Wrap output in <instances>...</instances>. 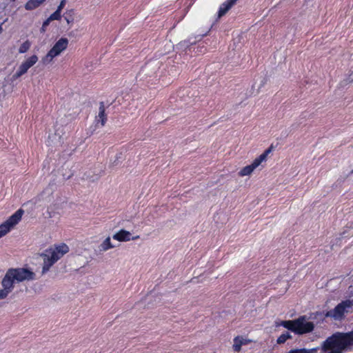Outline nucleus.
I'll return each mask as SVG.
<instances>
[{
  "label": "nucleus",
  "instance_id": "f257e3e1",
  "mask_svg": "<svg viewBox=\"0 0 353 353\" xmlns=\"http://www.w3.org/2000/svg\"><path fill=\"white\" fill-rule=\"evenodd\" d=\"M35 276V273L27 268L8 269L1 281L2 289L0 290V299L7 298L13 290L14 283L32 281L36 279Z\"/></svg>",
  "mask_w": 353,
  "mask_h": 353
},
{
  "label": "nucleus",
  "instance_id": "f03ea898",
  "mask_svg": "<svg viewBox=\"0 0 353 353\" xmlns=\"http://www.w3.org/2000/svg\"><path fill=\"white\" fill-rule=\"evenodd\" d=\"M353 350V331L337 332L322 343V350L328 353H344Z\"/></svg>",
  "mask_w": 353,
  "mask_h": 353
},
{
  "label": "nucleus",
  "instance_id": "7ed1b4c3",
  "mask_svg": "<svg viewBox=\"0 0 353 353\" xmlns=\"http://www.w3.org/2000/svg\"><path fill=\"white\" fill-rule=\"evenodd\" d=\"M68 251L69 248L68 245L63 243L54 248L47 249L41 253L40 255L43 259L42 274H46L50 268Z\"/></svg>",
  "mask_w": 353,
  "mask_h": 353
},
{
  "label": "nucleus",
  "instance_id": "20e7f679",
  "mask_svg": "<svg viewBox=\"0 0 353 353\" xmlns=\"http://www.w3.org/2000/svg\"><path fill=\"white\" fill-rule=\"evenodd\" d=\"M353 310V300H345L339 303L336 307L325 314V317H330L335 321H341L345 319L347 314Z\"/></svg>",
  "mask_w": 353,
  "mask_h": 353
},
{
  "label": "nucleus",
  "instance_id": "39448f33",
  "mask_svg": "<svg viewBox=\"0 0 353 353\" xmlns=\"http://www.w3.org/2000/svg\"><path fill=\"white\" fill-rule=\"evenodd\" d=\"M68 45V40L66 38H61L58 40L52 49L47 53V54L42 59L43 64L50 63L52 59L57 56L59 55L63 50H65Z\"/></svg>",
  "mask_w": 353,
  "mask_h": 353
},
{
  "label": "nucleus",
  "instance_id": "423d86ee",
  "mask_svg": "<svg viewBox=\"0 0 353 353\" xmlns=\"http://www.w3.org/2000/svg\"><path fill=\"white\" fill-rule=\"evenodd\" d=\"M23 210L21 209L16 211L4 223L0 225V238L5 236L10 230L16 225L21 219Z\"/></svg>",
  "mask_w": 353,
  "mask_h": 353
},
{
  "label": "nucleus",
  "instance_id": "0eeeda50",
  "mask_svg": "<svg viewBox=\"0 0 353 353\" xmlns=\"http://www.w3.org/2000/svg\"><path fill=\"white\" fill-rule=\"evenodd\" d=\"M314 325L307 321L305 316H301L296 319L295 334H303L313 331Z\"/></svg>",
  "mask_w": 353,
  "mask_h": 353
},
{
  "label": "nucleus",
  "instance_id": "6e6552de",
  "mask_svg": "<svg viewBox=\"0 0 353 353\" xmlns=\"http://www.w3.org/2000/svg\"><path fill=\"white\" fill-rule=\"evenodd\" d=\"M38 57L35 54L32 55L28 57L26 61H24L19 67L18 70L15 74H13L12 79L14 80L17 79L24 74H26L28 70L33 66L38 61Z\"/></svg>",
  "mask_w": 353,
  "mask_h": 353
},
{
  "label": "nucleus",
  "instance_id": "1a4fd4ad",
  "mask_svg": "<svg viewBox=\"0 0 353 353\" xmlns=\"http://www.w3.org/2000/svg\"><path fill=\"white\" fill-rule=\"evenodd\" d=\"M260 165L261 163L255 159L250 165H246L244 168H243L239 172V175L240 176H249Z\"/></svg>",
  "mask_w": 353,
  "mask_h": 353
},
{
  "label": "nucleus",
  "instance_id": "9d476101",
  "mask_svg": "<svg viewBox=\"0 0 353 353\" xmlns=\"http://www.w3.org/2000/svg\"><path fill=\"white\" fill-rule=\"evenodd\" d=\"M107 121V117L105 113V105L103 102H101L99 108V114L95 118L97 125L101 124V126H104Z\"/></svg>",
  "mask_w": 353,
  "mask_h": 353
},
{
  "label": "nucleus",
  "instance_id": "9b49d317",
  "mask_svg": "<svg viewBox=\"0 0 353 353\" xmlns=\"http://www.w3.org/2000/svg\"><path fill=\"white\" fill-rule=\"evenodd\" d=\"M112 238L119 241H128L131 239V233L125 230H121L115 233Z\"/></svg>",
  "mask_w": 353,
  "mask_h": 353
},
{
  "label": "nucleus",
  "instance_id": "f8f14e48",
  "mask_svg": "<svg viewBox=\"0 0 353 353\" xmlns=\"http://www.w3.org/2000/svg\"><path fill=\"white\" fill-rule=\"evenodd\" d=\"M237 0H228L226 2L223 3L219 10L218 17L221 18L223 15H225L227 12L236 3Z\"/></svg>",
  "mask_w": 353,
  "mask_h": 353
},
{
  "label": "nucleus",
  "instance_id": "ddd939ff",
  "mask_svg": "<svg viewBox=\"0 0 353 353\" xmlns=\"http://www.w3.org/2000/svg\"><path fill=\"white\" fill-rule=\"evenodd\" d=\"M46 0H28L24 7L26 10H32L39 8Z\"/></svg>",
  "mask_w": 353,
  "mask_h": 353
},
{
  "label": "nucleus",
  "instance_id": "4468645a",
  "mask_svg": "<svg viewBox=\"0 0 353 353\" xmlns=\"http://www.w3.org/2000/svg\"><path fill=\"white\" fill-rule=\"evenodd\" d=\"M247 344V340L243 337L236 336L234 339L233 349L235 352H239L243 345Z\"/></svg>",
  "mask_w": 353,
  "mask_h": 353
},
{
  "label": "nucleus",
  "instance_id": "2eb2a0df",
  "mask_svg": "<svg viewBox=\"0 0 353 353\" xmlns=\"http://www.w3.org/2000/svg\"><path fill=\"white\" fill-rule=\"evenodd\" d=\"M115 246L111 243L110 237L108 236L99 245L101 252H105L110 249L114 248Z\"/></svg>",
  "mask_w": 353,
  "mask_h": 353
},
{
  "label": "nucleus",
  "instance_id": "dca6fc26",
  "mask_svg": "<svg viewBox=\"0 0 353 353\" xmlns=\"http://www.w3.org/2000/svg\"><path fill=\"white\" fill-rule=\"evenodd\" d=\"M281 325L284 327L287 328L288 330L295 333L296 319L283 321H281Z\"/></svg>",
  "mask_w": 353,
  "mask_h": 353
},
{
  "label": "nucleus",
  "instance_id": "f3484780",
  "mask_svg": "<svg viewBox=\"0 0 353 353\" xmlns=\"http://www.w3.org/2000/svg\"><path fill=\"white\" fill-rule=\"evenodd\" d=\"M318 348H312V349H293L289 351L288 353H316Z\"/></svg>",
  "mask_w": 353,
  "mask_h": 353
},
{
  "label": "nucleus",
  "instance_id": "a211bd4d",
  "mask_svg": "<svg viewBox=\"0 0 353 353\" xmlns=\"http://www.w3.org/2000/svg\"><path fill=\"white\" fill-rule=\"evenodd\" d=\"M272 146H270L269 148L265 150V152L262 153L259 157L256 158V159L261 164L262 162L267 160V157L272 152Z\"/></svg>",
  "mask_w": 353,
  "mask_h": 353
},
{
  "label": "nucleus",
  "instance_id": "6ab92c4d",
  "mask_svg": "<svg viewBox=\"0 0 353 353\" xmlns=\"http://www.w3.org/2000/svg\"><path fill=\"white\" fill-rule=\"evenodd\" d=\"M31 43L29 41H24L19 48V52L21 54L26 52L30 48Z\"/></svg>",
  "mask_w": 353,
  "mask_h": 353
},
{
  "label": "nucleus",
  "instance_id": "aec40b11",
  "mask_svg": "<svg viewBox=\"0 0 353 353\" xmlns=\"http://www.w3.org/2000/svg\"><path fill=\"white\" fill-rule=\"evenodd\" d=\"M291 337L292 336L289 332H287L283 333L277 339V343H284L288 339H290Z\"/></svg>",
  "mask_w": 353,
  "mask_h": 353
},
{
  "label": "nucleus",
  "instance_id": "412c9836",
  "mask_svg": "<svg viewBox=\"0 0 353 353\" xmlns=\"http://www.w3.org/2000/svg\"><path fill=\"white\" fill-rule=\"evenodd\" d=\"M50 20H59L61 18V12L59 10H56L53 12L50 17Z\"/></svg>",
  "mask_w": 353,
  "mask_h": 353
},
{
  "label": "nucleus",
  "instance_id": "4be33fe9",
  "mask_svg": "<svg viewBox=\"0 0 353 353\" xmlns=\"http://www.w3.org/2000/svg\"><path fill=\"white\" fill-rule=\"evenodd\" d=\"M65 0H62L61 2H60V4L59 6H58L57 10H59V11H61V10L63 8V7L65 6Z\"/></svg>",
  "mask_w": 353,
  "mask_h": 353
},
{
  "label": "nucleus",
  "instance_id": "5701e85b",
  "mask_svg": "<svg viewBox=\"0 0 353 353\" xmlns=\"http://www.w3.org/2000/svg\"><path fill=\"white\" fill-rule=\"evenodd\" d=\"M50 21L51 20H50V18L46 19L43 23L42 28H44L46 26H48Z\"/></svg>",
  "mask_w": 353,
  "mask_h": 353
},
{
  "label": "nucleus",
  "instance_id": "b1692460",
  "mask_svg": "<svg viewBox=\"0 0 353 353\" xmlns=\"http://www.w3.org/2000/svg\"><path fill=\"white\" fill-rule=\"evenodd\" d=\"M7 21V19H6L3 23H1L0 24V34L2 33L3 32V28H2V25L3 24L4 22H6Z\"/></svg>",
  "mask_w": 353,
  "mask_h": 353
},
{
  "label": "nucleus",
  "instance_id": "393cba45",
  "mask_svg": "<svg viewBox=\"0 0 353 353\" xmlns=\"http://www.w3.org/2000/svg\"><path fill=\"white\" fill-rule=\"evenodd\" d=\"M139 238V236H136L131 237V239L136 240V239H138Z\"/></svg>",
  "mask_w": 353,
  "mask_h": 353
},
{
  "label": "nucleus",
  "instance_id": "a878e982",
  "mask_svg": "<svg viewBox=\"0 0 353 353\" xmlns=\"http://www.w3.org/2000/svg\"><path fill=\"white\" fill-rule=\"evenodd\" d=\"M65 20H66V21H67V23H70V19H68V18H66V17H65Z\"/></svg>",
  "mask_w": 353,
  "mask_h": 353
}]
</instances>
